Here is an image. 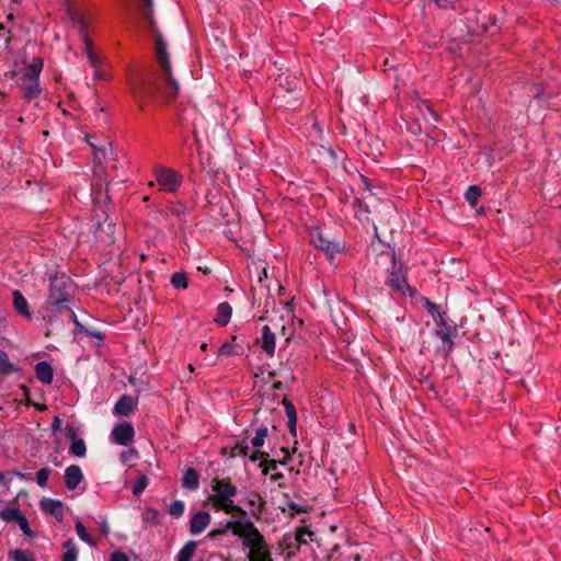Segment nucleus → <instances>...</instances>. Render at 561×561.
<instances>
[{
  "label": "nucleus",
  "mask_w": 561,
  "mask_h": 561,
  "mask_svg": "<svg viewBox=\"0 0 561 561\" xmlns=\"http://www.w3.org/2000/svg\"><path fill=\"white\" fill-rule=\"evenodd\" d=\"M35 374L37 379L49 385L54 379V370L51 365L48 362H39L35 366Z\"/></svg>",
  "instance_id": "obj_17"
},
{
  "label": "nucleus",
  "mask_w": 561,
  "mask_h": 561,
  "mask_svg": "<svg viewBox=\"0 0 561 561\" xmlns=\"http://www.w3.org/2000/svg\"><path fill=\"white\" fill-rule=\"evenodd\" d=\"M213 494H210L207 501L214 500H228L237 494V486L232 484L230 478L219 479L214 478L211 481Z\"/></svg>",
  "instance_id": "obj_8"
},
{
  "label": "nucleus",
  "mask_w": 561,
  "mask_h": 561,
  "mask_svg": "<svg viewBox=\"0 0 561 561\" xmlns=\"http://www.w3.org/2000/svg\"><path fill=\"white\" fill-rule=\"evenodd\" d=\"M171 285L176 289H185L188 286L187 276L184 272H175L171 277Z\"/></svg>",
  "instance_id": "obj_34"
},
{
  "label": "nucleus",
  "mask_w": 561,
  "mask_h": 561,
  "mask_svg": "<svg viewBox=\"0 0 561 561\" xmlns=\"http://www.w3.org/2000/svg\"><path fill=\"white\" fill-rule=\"evenodd\" d=\"M110 561H129V558L122 551H115L111 554Z\"/></svg>",
  "instance_id": "obj_49"
},
{
  "label": "nucleus",
  "mask_w": 561,
  "mask_h": 561,
  "mask_svg": "<svg viewBox=\"0 0 561 561\" xmlns=\"http://www.w3.org/2000/svg\"><path fill=\"white\" fill-rule=\"evenodd\" d=\"M208 502L211 504L215 511H224L226 514L239 517L240 520H244L248 515L245 510L233 503L232 497H229L228 500H214Z\"/></svg>",
  "instance_id": "obj_10"
},
{
  "label": "nucleus",
  "mask_w": 561,
  "mask_h": 561,
  "mask_svg": "<svg viewBox=\"0 0 561 561\" xmlns=\"http://www.w3.org/2000/svg\"><path fill=\"white\" fill-rule=\"evenodd\" d=\"M182 486L191 491H195L199 488V473L196 469L187 468L185 470Z\"/></svg>",
  "instance_id": "obj_20"
},
{
  "label": "nucleus",
  "mask_w": 561,
  "mask_h": 561,
  "mask_svg": "<svg viewBox=\"0 0 561 561\" xmlns=\"http://www.w3.org/2000/svg\"><path fill=\"white\" fill-rule=\"evenodd\" d=\"M268 457L270 455L266 451L254 450L250 455V461L255 462L256 460L261 459L262 461L260 462L259 467L261 468L263 474H267L271 470H276L279 463V460L270 459Z\"/></svg>",
  "instance_id": "obj_13"
},
{
  "label": "nucleus",
  "mask_w": 561,
  "mask_h": 561,
  "mask_svg": "<svg viewBox=\"0 0 561 561\" xmlns=\"http://www.w3.org/2000/svg\"><path fill=\"white\" fill-rule=\"evenodd\" d=\"M50 472L51 470L48 467L42 468L36 472V482L39 486L44 488L47 485Z\"/></svg>",
  "instance_id": "obj_39"
},
{
  "label": "nucleus",
  "mask_w": 561,
  "mask_h": 561,
  "mask_svg": "<svg viewBox=\"0 0 561 561\" xmlns=\"http://www.w3.org/2000/svg\"><path fill=\"white\" fill-rule=\"evenodd\" d=\"M16 524L25 536L30 538L36 537V533L31 529L28 520L24 514H22L21 517L16 520Z\"/></svg>",
  "instance_id": "obj_37"
},
{
  "label": "nucleus",
  "mask_w": 561,
  "mask_h": 561,
  "mask_svg": "<svg viewBox=\"0 0 561 561\" xmlns=\"http://www.w3.org/2000/svg\"><path fill=\"white\" fill-rule=\"evenodd\" d=\"M231 313H232L231 306L226 301L221 302L217 307V314H216V318L214 319V321L221 327H226L230 321Z\"/></svg>",
  "instance_id": "obj_21"
},
{
  "label": "nucleus",
  "mask_w": 561,
  "mask_h": 561,
  "mask_svg": "<svg viewBox=\"0 0 561 561\" xmlns=\"http://www.w3.org/2000/svg\"><path fill=\"white\" fill-rule=\"evenodd\" d=\"M101 531H102V534H103V535H105V536H106V535H108V533H110V526H108V524H107V522H106V520H103V522H102V524H101Z\"/></svg>",
  "instance_id": "obj_60"
},
{
  "label": "nucleus",
  "mask_w": 561,
  "mask_h": 561,
  "mask_svg": "<svg viewBox=\"0 0 561 561\" xmlns=\"http://www.w3.org/2000/svg\"><path fill=\"white\" fill-rule=\"evenodd\" d=\"M228 529H226V526L224 528L213 529L207 534V538L210 540H215L220 536H224Z\"/></svg>",
  "instance_id": "obj_48"
},
{
  "label": "nucleus",
  "mask_w": 561,
  "mask_h": 561,
  "mask_svg": "<svg viewBox=\"0 0 561 561\" xmlns=\"http://www.w3.org/2000/svg\"><path fill=\"white\" fill-rule=\"evenodd\" d=\"M436 324L439 329L435 331V335L442 341L445 355L448 356L455 344L454 339L458 334L457 325L454 321H447L445 318H440Z\"/></svg>",
  "instance_id": "obj_6"
},
{
  "label": "nucleus",
  "mask_w": 561,
  "mask_h": 561,
  "mask_svg": "<svg viewBox=\"0 0 561 561\" xmlns=\"http://www.w3.org/2000/svg\"><path fill=\"white\" fill-rule=\"evenodd\" d=\"M282 479H284V474L282 472H275V473L271 474L272 481H278Z\"/></svg>",
  "instance_id": "obj_62"
},
{
  "label": "nucleus",
  "mask_w": 561,
  "mask_h": 561,
  "mask_svg": "<svg viewBox=\"0 0 561 561\" xmlns=\"http://www.w3.org/2000/svg\"><path fill=\"white\" fill-rule=\"evenodd\" d=\"M169 211L176 216V217H180L181 215H184L185 211H186V207L181 204V203H176V204H172L170 207H169Z\"/></svg>",
  "instance_id": "obj_46"
},
{
  "label": "nucleus",
  "mask_w": 561,
  "mask_h": 561,
  "mask_svg": "<svg viewBox=\"0 0 561 561\" xmlns=\"http://www.w3.org/2000/svg\"><path fill=\"white\" fill-rule=\"evenodd\" d=\"M211 516L206 511H201L193 515L190 522V531L192 535L202 534L210 524Z\"/></svg>",
  "instance_id": "obj_14"
},
{
  "label": "nucleus",
  "mask_w": 561,
  "mask_h": 561,
  "mask_svg": "<svg viewBox=\"0 0 561 561\" xmlns=\"http://www.w3.org/2000/svg\"><path fill=\"white\" fill-rule=\"evenodd\" d=\"M185 510V505L181 500H174L169 506V514L174 518H180L183 516Z\"/></svg>",
  "instance_id": "obj_35"
},
{
  "label": "nucleus",
  "mask_w": 561,
  "mask_h": 561,
  "mask_svg": "<svg viewBox=\"0 0 561 561\" xmlns=\"http://www.w3.org/2000/svg\"><path fill=\"white\" fill-rule=\"evenodd\" d=\"M250 446L248 445L247 440H240L237 442L236 445L231 448V456H242V457H249L252 453H250Z\"/></svg>",
  "instance_id": "obj_33"
},
{
  "label": "nucleus",
  "mask_w": 561,
  "mask_h": 561,
  "mask_svg": "<svg viewBox=\"0 0 561 561\" xmlns=\"http://www.w3.org/2000/svg\"><path fill=\"white\" fill-rule=\"evenodd\" d=\"M153 174L160 190L163 192L175 193L183 183V175L171 168L157 165Z\"/></svg>",
  "instance_id": "obj_5"
},
{
  "label": "nucleus",
  "mask_w": 561,
  "mask_h": 561,
  "mask_svg": "<svg viewBox=\"0 0 561 561\" xmlns=\"http://www.w3.org/2000/svg\"><path fill=\"white\" fill-rule=\"evenodd\" d=\"M23 513L18 508L5 507L0 511V518L5 522H15L21 517Z\"/></svg>",
  "instance_id": "obj_29"
},
{
  "label": "nucleus",
  "mask_w": 561,
  "mask_h": 561,
  "mask_svg": "<svg viewBox=\"0 0 561 561\" xmlns=\"http://www.w3.org/2000/svg\"><path fill=\"white\" fill-rule=\"evenodd\" d=\"M108 199V196H107V193H103L101 191L96 192L93 196V202H94V207L96 209H100L102 210L103 213H105V210L103 209V203Z\"/></svg>",
  "instance_id": "obj_43"
},
{
  "label": "nucleus",
  "mask_w": 561,
  "mask_h": 561,
  "mask_svg": "<svg viewBox=\"0 0 561 561\" xmlns=\"http://www.w3.org/2000/svg\"><path fill=\"white\" fill-rule=\"evenodd\" d=\"M59 313L61 316H66L68 318V320L72 321L75 323V327H76L75 332L76 333L77 332L82 333L83 331H85V327L78 320L77 314L75 313V311L71 309V307L69 305L64 308L62 312H59Z\"/></svg>",
  "instance_id": "obj_31"
},
{
  "label": "nucleus",
  "mask_w": 561,
  "mask_h": 561,
  "mask_svg": "<svg viewBox=\"0 0 561 561\" xmlns=\"http://www.w3.org/2000/svg\"><path fill=\"white\" fill-rule=\"evenodd\" d=\"M44 62L42 58H33L32 62L26 65L25 71L22 76L23 80H38L43 70Z\"/></svg>",
  "instance_id": "obj_19"
},
{
  "label": "nucleus",
  "mask_w": 561,
  "mask_h": 561,
  "mask_svg": "<svg viewBox=\"0 0 561 561\" xmlns=\"http://www.w3.org/2000/svg\"><path fill=\"white\" fill-rule=\"evenodd\" d=\"M18 368L9 360V356L4 351L0 350V373L4 375L13 374Z\"/></svg>",
  "instance_id": "obj_26"
},
{
  "label": "nucleus",
  "mask_w": 561,
  "mask_h": 561,
  "mask_svg": "<svg viewBox=\"0 0 561 561\" xmlns=\"http://www.w3.org/2000/svg\"><path fill=\"white\" fill-rule=\"evenodd\" d=\"M84 44H85L87 57L89 59V62L91 64V66L95 67L98 64V58L92 49V43L88 37H84Z\"/></svg>",
  "instance_id": "obj_42"
},
{
  "label": "nucleus",
  "mask_w": 561,
  "mask_h": 561,
  "mask_svg": "<svg viewBox=\"0 0 561 561\" xmlns=\"http://www.w3.org/2000/svg\"><path fill=\"white\" fill-rule=\"evenodd\" d=\"M407 129L413 135H419L421 133V126L419 123L408 124Z\"/></svg>",
  "instance_id": "obj_55"
},
{
  "label": "nucleus",
  "mask_w": 561,
  "mask_h": 561,
  "mask_svg": "<svg viewBox=\"0 0 561 561\" xmlns=\"http://www.w3.org/2000/svg\"><path fill=\"white\" fill-rule=\"evenodd\" d=\"M137 399L123 394L113 408V413L118 416H129L137 409Z\"/></svg>",
  "instance_id": "obj_12"
},
{
  "label": "nucleus",
  "mask_w": 561,
  "mask_h": 561,
  "mask_svg": "<svg viewBox=\"0 0 561 561\" xmlns=\"http://www.w3.org/2000/svg\"><path fill=\"white\" fill-rule=\"evenodd\" d=\"M75 528H76V533H77L78 537L82 541L87 542L91 547H95L96 546L95 540L89 535L87 528L84 527V525L80 520L76 522Z\"/></svg>",
  "instance_id": "obj_27"
},
{
  "label": "nucleus",
  "mask_w": 561,
  "mask_h": 561,
  "mask_svg": "<svg viewBox=\"0 0 561 561\" xmlns=\"http://www.w3.org/2000/svg\"><path fill=\"white\" fill-rule=\"evenodd\" d=\"M66 552L61 556V561H77L79 549L72 539H68L62 543Z\"/></svg>",
  "instance_id": "obj_23"
},
{
  "label": "nucleus",
  "mask_w": 561,
  "mask_h": 561,
  "mask_svg": "<svg viewBox=\"0 0 561 561\" xmlns=\"http://www.w3.org/2000/svg\"><path fill=\"white\" fill-rule=\"evenodd\" d=\"M69 453L77 457H84L87 454V445L82 438L73 439Z\"/></svg>",
  "instance_id": "obj_30"
},
{
  "label": "nucleus",
  "mask_w": 561,
  "mask_h": 561,
  "mask_svg": "<svg viewBox=\"0 0 561 561\" xmlns=\"http://www.w3.org/2000/svg\"><path fill=\"white\" fill-rule=\"evenodd\" d=\"M254 496L260 501L259 513H262V512H263V510H264V504H265V502H264V500L261 497V495L255 494Z\"/></svg>",
  "instance_id": "obj_64"
},
{
  "label": "nucleus",
  "mask_w": 561,
  "mask_h": 561,
  "mask_svg": "<svg viewBox=\"0 0 561 561\" xmlns=\"http://www.w3.org/2000/svg\"><path fill=\"white\" fill-rule=\"evenodd\" d=\"M75 293L72 279L65 274H55L50 277L49 293L46 304L55 307L58 312L69 305L70 297Z\"/></svg>",
  "instance_id": "obj_3"
},
{
  "label": "nucleus",
  "mask_w": 561,
  "mask_h": 561,
  "mask_svg": "<svg viewBox=\"0 0 561 561\" xmlns=\"http://www.w3.org/2000/svg\"><path fill=\"white\" fill-rule=\"evenodd\" d=\"M157 516L158 512L156 510H148L144 515L146 520H153L157 518Z\"/></svg>",
  "instance_id": "obj_56"
},
{
  "label": "nucleus",
  "mask_w": 561,
  "mask_h": 561,
  "mask_svg": "<svg viewBox=\"0 0 561 561\" xmlns=\"http://www.w3.org/2000/svg\"><path fill=\"white\" fill-rule=\"evenodd\" d=\"M242 354V347L239 344L225 342L218 350L219 357L239 356Z\"/></svg>",
  "instance_id": "obj_24"
},
{
  "label": "nucleus",
  "mask_w": 561,
  "mask_h": 561,
  "mask_svg": "<svg viewBox=\"0 0 561 561\" xmlns=\"http://www.w3.org/2000/svg\"><path fill=\"white\" fill-rule=\"evenodd\" d=\"M428 5L434 3L437 8L447 9L450 7L449 0H427Z\"/></svg>",
  "instance_id": "obj_51"
},
{
  "label": "nucleus",
  "mask_w": 561,
  "mask_h": 561,
  "mask_svg": "<svg viewBox=\"0 0 561 561\" xmlns=\"http://www.w3.org/2000/svg\"><path fill=\"white\" fill-rule=\"evenodd\" d=\"M252 561H273L272 560V553L270 551V552L265 553L264 556H262L260 559L252 560Z\"/></svg>",
  "instance_id": "obj_61"
},
{
  "label": "nucleus",
  "mask_w": 561,
  "mask_h": 561,
  "mask_svg": "<svg viewBox=\"0 0 561 561\" xmlns=\"http://www.w3.org/2000/svg\"><path fill=\"white\" fill-rule=\"evenodd\" d=\"M130 455H136V451L131 450L130 453H127V451H123L121 453V461L122 462H127L129 459H130Z\"/></svg>",
  "instance_id": "obj_58"
},
{
  "label": "nucleus",
  "mask_w": 561,
  "mask_h": 561,
  "mask_svg": "<svg viewBox=\"0 0 561 561\" xmlns=\"http://www.w3.org/2000/svg\"><path fill=\"white\" fill-rule=\"evenodd\" d=\"M65 435L68 439H70L71 442L73 439H77V428L72 425V424H67L65 426Z\"/></svg>",
  "instance_id": "obj_47"
},
{
  "label": "nucleus",
  "mask_w": 561,
  "mask_h": 561,
  "mask_svg": "<svg viewBox=\"0 0 561 561\" xmlns=\"http://www.w3.org/2000/svg\"><path fill=\"white\" fill-rule=\"evenodd\" d=\"M12 298H13V308L15 309V311L19 314H21L27 319H31L32 314L28 310V302L25 299V297L23 296V294L18 289L13 290Z\"/></svg>",
  "instance_id": "obj_18"
},
{
  "label": "nucleus",
  "mask_w": 561,
  "mask_h": 561,
  "mask_svg": "<svg viewBox=\"0 0 561 561\" xmlns=\"http://www.w3.org/2000/svg\"><path fill=\"white\" fill-rule=\"evenodd\" d=\"M41 510L48 515H51L56 518L57 522H62L64 519V504L59 500L43 497L39 501Z\"/></svg>",
  "instance_id": "obj_11"
},
{
  "label": "nucleus",
  "mask_w": 561,
  "mask_h": 561,
  "mask_svg": "<svg viewBox=\"0 0 561 561\" xmlns=\"http://www.w3.org/2000/svg\"><path fill=\"white\" fill-rule=\"evenodd\" d=\"M280 451L284 453V458L282 460H279V465H286L288 462V460H290V454L288 451V449L286 447H282L280 448Z\"/></svg>",
  "instance_id": "obj_57"
},
{
  "label": "nucleus",
  "mask_w": 561,
  "mask_h": 561,
  "mask_svg": "<svg viewBox=\"0 0 561 561\" xmlns=\"http://www.w3.org/2000/svg\"><path fill=\"white\" fill-rule=\"evenodd\" d=\"M61 430V420L58 415L54 416L53 423H51V432L54 434L60 432Z\"/></svg>",
  "instance_id": "obj_52"
},
{
  "label": "nucleus",
  "mask_w": 561,
  "mask_h": 561,
  "mask_svg": "<svg viewBox=\"0 0 561 561\" xmlns=\"http://www.w3.org/2000/svg\"><path fill=\"white\" fill-rule=\"evenodd\" d=\"M82 333H84L85 335L88 336H92V337H95L100 341H103L104 340V333L100 332V331H96V330H90L88 328H85V331H83Z\"/></svg>",
  "instance_id": "obj_50"
},
{
  "label": "nucleus",
  "mask_w": 561,
  "mask_h": 561,
  "mask_svg": "<svg viewBox=\"0 0 561 561\" xmlns=\"http://www.w3.org/2000/svg\"><path fill=\"white\" fill-rule=\"evenodd\" d=\"M226 529H230L234 536L242 540V546L250 550L248 553L249 561L257 560L270 552L264 536L252 520H228L226 523Z\"/></svg>",
  "instance_id": "obj_2"
},
{
  "label": "nucleus",
  "mask_w": 561,
  "mask_h": 561,
  "mask_svg": "<svg viewBox=\"0 0 561 561\" xmlns=\"http://www.w3.org/2000/svg\"><path fill=\"white\" fill-rule=\"evenodd\" d=\"M148 484H149L148 477L145 474L140 476V478L138 479L136 484L133 486V494L135 496H138L139 494H141L145 491V489L148 486Z\"/></svg>",
  "instance_id": "obj_40"
},
{
  "label": "nucleus",
  "mask_w": 561,
  "mask_h": 561,
  "mask_svg": "<svg viewBox=\"0 0 561 561\" xmlns=\"http://www.w3.org/2000/svg\"><path fill=\"white\" fill-rule=\"evenodd\" d=\"M275 346H276L275 333L272 332V330L268 325H264L262 328L261 348L263 350V352L266 355L273 356L275 353Z\"/></svg>",
  "instance_id": "obj_16"
},
{
  "label": "nucleus",
  "mask_w": 561,
  "mask_h": 561,
  "mask_svg": "<svg viewBox=\"0 0 561 561\" xmlns=\"http://www.w3.org/2000/svg\"><path fill=\"white\" fill-rule=\"evenodd\" d=\"M310 243L324 252L329 260H333L334 255L342 251L343 244L340 240L330 233H324L320 228L314 227L310 230Z\"/></svg>",
  "instance_id": "obj_4"
},
{
  "label": "nucleus",
  "mask_w": 561,
  "mask_h": 561,
  "mask_svg": "<svg viewBox=\"0 0 561 561\" xmlns=\"http://www.w3.org/2000/svg\"><path fill=\"white\" fill-rule=\"evenodd\" d=\"M386 284L403 295L405 291H412V288L407 283L403 266L400 262L397 261L396 255H392L390 275Z\"/></svg>",
  "instance_id": "obj_7"
},
{
  "label": "nucleus",
  "mask_w": 561,
  "mask_h": 561,
  "mask_svg": "<svg viewBox=\"0 0 561 561\" xmlns=\"http://www.w3.org/2000/svg\"><path fill=\"white\" fill-rule=\"evenodd\" d=\"M65 484L69 490H75L83 479L82 470L77 465H71L65 470Z\"/></svg>",
  "instance_id": "obj_15"
},
{
  "label": "nucleus",
  "mask_w": 561,
  "mask_h": 561,
  "mask_svg": "<svg viewBox=\"0 0 561 561\" xmlns=\"http://www.w3.org/2000/svg\"><path fill=\"white\" fill-rule=\"evenodd\" d=\"M196 549V542L191 540L180 550L178 561H191Z\"/></svg>",
  "instance_id": "obj_28"
},
{
  "label": "nucleus",
  "mask_w": 561,
  "mask_h": 561,
  "mask_svg": "<svg viewBox=\"0 0 561 561\" xmlns=\"http://www.w3.org/2000/svg\"><path fill=\"white\" fill-rule=\"evenodd\" d=\"M287 505H288L289 510L293 512V515L306 512V510L302 506H300L299 504H297L295 502H289Z\"/></svg>",
  "instance_id": "obj_53"
},
{
  "label": "nucleus",
  "mask_w": 561,
  "mask_h": 561,
  "mask_svg": "<svg viewBox=\"0 0 561 561\" xmlns=\"http://www.w3.org/2000/svg\"><path fill=\"white\" fill-rule=\"evenodd\" d=\"M11 554L13 561H35L31 552L22 549H15Z\"/></svg>",
  "instance_id": "obj_38"
},
{
  "label": "nucleus",
  "mask_w": 561,
  "mask_h": 561,
  "mask_svg": "<svg viewBox=\"0 0 561 561\" xmlns=\"http://www.w3.org/2000/svg\"><path fill=\"white\" fill-rule=\"evenodd\" d=\"M268 436V428L264 425H261L255 430V436L251 439V445L255 450H260V448L264 445L266 437Z\"/></svg>",
  "instance_id": "obj_25"
},
{
  "label": "nucleus",
  "mask_w": 561,
  "mask_h": 561,
  "mask_svg": "<svg viewBox=\"0 0 561 561\" xmlns=\"http://www.w3.org/2000/svg\"><path fill=\"white\" fill-rule=\"evenodd\" d=\"M10 482H11V479H8V477L4 473L0 472V483L7 485Z\"/></svg>",
  "instance_id": "obj_63"
},
{
  "label": "nucleus",
  "mask_w": 561,
  "mask_h": 561,
  "mask_svg": "<svg viewBox=\"0 0 561 561\" xmlns=\"http://www.w3.org/2000/svg\"><path fill=\"white\" fill-rule=\"evenodd\" d=\"M135 438V430L131 423L116 424L111 432V439L119 446H129Z\"/></svg>",
  "instance_id": "obj_9"
},
{
  "label": "nucleus",
  "mask_w": 561,
  "mask_h": 561,
  "mask_svg": "<svg viewBox=\"0 0 561 561\" xmlns=\"http://www.w3.org/2000/svg\"><path fill=\"white\" fill-rule=\"evenodd\" d=\"M313 536V533L308 528H299L296 534V540L299 543H307V537L311 538Z\"/></svg>",
  "instance_id": "obj_45"
},
{
  "label": "nucleus",
  "mask_w": 561,
  "mask_h": 561,
  "mask_svg": "<svg viewBox=\"0 0 561 561\" xmlns=\"http://www.w3.org/2000/svg\"><path fill=\"white\" fill-rule=\"evenodd\" d=\"M288 430L294 437L297 435V419L288 420Z\"/></svg>",
  "instance_id": "obj_54"
},
{
  "label": "nucleus",
  "mask_w": 561,
  "mask_h": 561,
  "mask_svg": "<svg viewBox=\"0 0 561 561\" xmlns=\"http://www.w3.org/2000/svg\"><path fill=\"white\" fill-rule=\"evenodd\" d=\"M136 5L146 27L153 36L156 58L160 70V77L154 73H138L129 78L130 92L142 111L160 92L165 98H175L180 91V84L172 75L168 43L153 18V0H137Z\"/></svg>",
  "instance_id": "obj_1"
},
{
  "label": "nucleus",
  "mask_w": 561,
  "mask_h": 561,
  "mask_svg": "<svg viewBox=\"0 0 561 561\" xmlns=\"http://www.w3.org/2000/svg\"><path fill=\"white\" fill-rule=\"evenodd\" d=\"M11 42L10 31L5 30V26L0 23V49H7Z\"/></svg>",
  "instance_id": "obj_41"
},
{
  "label": "nucleus",
  "mask_w": 561,
  "mask_h": 561,
  "mask_svg": "<svg viewBox=\"0 0 561 561\" xmlns=\"http://www.w3.org/2000/svg\"><path fill=\"white\" fill-rule=\"evenodd\" d=\"M282 403L284 404L285 407V412H286V416L288 420H291V419H297V413H296V408L295 405L293 404V402H290L289 400H287L286 398L283 399Z\"/></svg>",
  "instance_id": "obj_44"
},
{
  "label": "nucleus",
  "mask_w": 561,
  "mask_h": 561,
  "mask_svg": "<svg viewBox=\"0 0 561 561\" xmlns=\"http://www.w3.org/2000/svg\"><path fill=\"white\" fill-rule=\"evenodd\" d=\"M481 194H482V191L479 186L471 185L466 191L465 198L470 206L474 207L477 205L478 199L481 196Z\"/></svg>",
  "instance_id": "obj_32"
},
{
  "label": "nucleus",
  "mask_w": 561,
  "mask_h": 561,
  "mask_svg": "<svg viewBox=\"0 0 561 561\" xmlns=\"http://www.w3.org/2000/svg\"><path fill=\"white\" fill-rule=\"evenodd\" d=\"M424 306L435 322L440 320V318H444L439 311V307L435 302H432L430 299L425 298Z\"/></svg>",
  "instance_id": "obj_36"
},
{
  "label": "nucleus",
  "mask_w": 561,
  "mask_h": 561,
  "mask_svg": "<svg viewBox=\"0 0 561 561\" xmlns=\"http://www.w3.org/2000/svg\"><path fill=\"white\" fill-rule=\"evenodd\" d=\"M12 474L18 477L20 480H32V477L30 474H25L19 471H13Z\"/></svg>",
  "instance_id": "obj_59"
},
{
  "label": "nucleus",
  "mask_w": 561,
  "mask_h": 561,
  "mask_svg": "<svg viewBox=\"0 0 561 561\" xmlns=\"http://www.w3.org/2000/svg\"><path fill=\"white\" fill-rule=\"evenodd\" d=\"M30 83L22 84L23 96L27 100H34L39 96L42 90L38 80H28Z\"/></svg>",
  "instance_id": "obj_22"
}]
</instances>
